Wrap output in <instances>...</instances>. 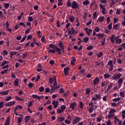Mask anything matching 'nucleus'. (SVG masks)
I'll use <instances>...</instances> for the list:
<instances>
[{
  "label": "nucleus",
  "mask_w": 125,
  "mask_h": 125,
  "mask_svg": "<svg viewBox=\"0 0 125 125\" xmlns=\"http://www.w3.org/2000/svg\"><path fill=\"white\" fill-rule=\"evenodd\" d=\"M95 97H93L91 99V101H99L102 99L101 95H100V94H96Z\"/></svg>",
  "instance_id": "obj_1"
},
{
  "label": "nucleus",
  "mask_w": 125,
  "mask_h": 125,
  "mask_svg": "<svg viewBox=\"0 0 125 125\" xmlns=\"http://www.w3.org/2000/svg\"><path fill=\"white\" fill-rule=\"evenodd\" d=\"M80 121L81 118L80 117L76 116L72 122V125H76L77 124H78V123L80 122Z\"/></svg>",
  "instance_id": "obj_2"
},
{
  "label": "nucleus",
  "mask_w": 125,
  "mask_h": 125,
  "mask_svg": "<svg viewBox=\"0 0 125 125\" xmlns=\"http://www.w3.org/2000/svg\"><path fill=\"white\" fill-rule=\"evenodd\" d=\"M108 65L109 66V70L110 71V72H111V71L113 70V62L111 60L108 61L107 66Z\"/></svg>",
  "instance_id": "obj_3"
},
{
  "label": "nucleus",
  "mask_w": 125,
  "mask_h": 125,
  "mask_svg": "<svg viewBox=\"0 0 125 125\" xmlns=\"http://www.w3.org/2000/svg\"><path fill=\"white\" fill-rule=\"evenodd\" d=\"M78 3L76 1H73L72 3L71 8L72 9H77L79 7Z\"/></svg>",
  "instance_id": "obj_4"
},
{
  "label": "nucleus",
  "mask_w": 125,
  "mask_h": 125,
  "mask_svg": "<svg viewBox=\"0 0 125 125\" xmlns=\"http://www.w3.org/2000/svg\"><path fill=\"white\" fill-rule=\"evenodd\" d=\"M116 112V110L114 109H111L110 110V111L109 112V113L108 114V118L109 119H111V117H113L114 115V113Z\"/></svg>",
  "instance_id": "obj_5"
},
{
  "label": "nucleus",
  "mask_w": 125,
  "mask_h": 125,
  "mask_svg": "<svg viewBox=\"0 0 125 125\" xmlns=\"http://www.w3.org/2000/svg\"><path fill=\"white\" fill-rule=\"evenodd\" d=\"M76 106H77V103H76V102H73L70 104V108L72 110H75V108H76Z\"/></svg>",
  "instance_id": "obj_6"
},
{
  "label": "nucleus",
  "mask_w": 125,
  "mask_h": 125,
  "mask_svg": "<svg viewBox=\"0 0 125 125\" xmlns=\"http://www.w3.org/2000/svg\"><path fill=\"white\" fill-rule=\"evenodd\" d=\"M15 104H16V102L15 101H11V102H9L5 104V106L6 107L12 106L15 105Z\"/></svg>",
  "instance_id": "obj_7"
},
{
  "label": "nucleus",
  "mask_w": 125,
  "mask_h": 125,
  "mask_svg": "<svg viewBox=\"0 0 125 125\" xmlns=\"http://www.w3.org/2000/svg\"><path fill=\"white\" fill-rule=\"evenodd\" d=\"M121 76H122V74L120 73L117 74V75H115L112 77L113 80H114V81H117V80L120 79Z\"/></svg>",
  "instance_id": "obj_8"
},
{
  "label": "nucleus",
  "mask_w": 125,
  "mask_h": 125,
  "mask_svg": "<svg viewBox=\"0 0 125 125\" xmlns=\"http://www.w3.org/2000/svg\"><path fill=\"white\" fill-rule=\"evenodd\" d=\"M100 82V79L98 77H96L95 79L93 81L94 83V85H96Z\"/></svg>",
  "instance_id": "obj_9"
},
{
  "label": "nucleus",
  "mask_w": 125,
  "mask_h": 125,
  "mask_svg": "<svg viewBox=\"0 0 125 125\" xmlns=\"http://www.w3.org/2000/svg\"><path fill=\"white\" fill-rule=\"evenodd\" d=\"M67 31H68V34L70 35H73L75 34V30H74V28L71 27L70 30V28L67 29Z\"/></svg>",
  "instance_id": "obj_10"
},
{
  "label": "nucleus",
  "mask_w": 125,
  "mask_h": 125,
  "mask_svg": "<svg viewBox=\"0 0 125 125\" xmlns=\"http://www.w3.org/2000/svg\"><path fill=\"white\" fill-rule=\"evenodd\" d=\"M70 70V67H67L64 68V73L65 76H68L69 74V71Z\"/></svg>",
  "instance_id": "obj_11"
},
{
  "label": "nucleus",
  "mask_w": 125,
  "mask_h": 125,
  "mask_svg": "<svg viewBox=\"0 0 125 125\" xmlns=\"http://www.w3.org/2000/svg\"><path fill=\"white\" fill-rule=\"evenodd\" d=\"M37 67H38V68L37 69V72H41L42 70L43 66L41 64H39Z\"/></svg>",
  "instance_id": "obj_12"
},
{
  "label": "nucleus",
  "mask_w": 125,
  "mask_h": 125,
  "mask_svg": "<svg viewBox=\"0 0 125 125\" xmlns=\"http://www.w3.org/2000/svg\"><path fill=\"white\" fill-rule=\"evenodd\" d=\"M58 103H59V101H57L56 102L55 101H53L52 104H53V105H54V108L56 109L58 108Z\"/></svg>",
  "instance_id": "obj_13"
},
{
  "label": "nucleus",
  "mask_w": 125,
  "mask_h": 125,
  "mask_svg": "<svg viewBox=\"0 0 125 125\" xmlns=\"http://www.w3.org/2000/svg\"><path fill=\"white\" fill-rule=\"evenodd\" d=\"M55 51L56 52H58V55H61L62 54V49L61 48H59L58 46L56 47V48L55 49Z\"/></svg>",
  "instance_id": "obj_14"
},
{
  "label": "nucleus",
  "mask_w": 125,
  "mask_h": 125,
  "mask_svg": "<svg viewBox=\"0 0 125 125\" xmlns=\"http://www.w3.org/2000/svg\"><path fill=\"white\" fill-rule=\"evenodd\" d=\"M14 85L15 86H19V80L18 79H16L14 83Z\"/></svg>",
  "instance_id": "obj_15"
},
{
  "label": "nucleus",
  "mask_w": 125,
  "mask_h": 125,
  "mask_svg": "<svg viewBox=\"0 0 125 125\" xmlns=\"http://www.w3.org/2000/svg\"><path fill=\"white\" fill-rule=\"evenodd\" d=\"M20 116L21 117H18V124H21V122L23 121V116L21 114L20 115Z\"/></svg>",
  "instance_id": "obj_16"
},
{
  "label": "nucleus",
  "mask_w": 125,
  "mask_h": 125,
  "mask_svg": "<svg viewBox=\"0 0 125 125\" xmlns=\"http://www.w3.org/2000/svg\"><path fill=\"white\" fill-rule=\"evenodd\" d=\"M15 100L17 101L23 102L24 101L23 98H20V97H18V96H15Z\"/></svg>",
  "instance_id": "obj_17"
},
{
  "label": "nucleus",
  "mask_w": 125,
  "mask_h": 125,
  "mask_svg": "<svg viewBox=\"0 0 125 125\" xmlns=\"http://www.w3.org/2000/svg\"><path fill=\"white\" fill-rule=\"evenodd\" d=\"M10 117H8L6 120L5 125H10Z\"/></svg>",
  "instance_id": "obj_18"
},
{
  "label": "nucleus",
  "mask_w": 125,
  "mask_h": 125,
  "mask_svg": "<svg viewBox=\"0 0 125 125\" xmlns=\"http://www.w3.org/2000/svg\"><path fill=\"white\" fill-rule=\"evenodd\" d=\"M65 120V117H59L57 119V121L58 123H61Z\"/></svg>",
  "instance_id": "obj_19"
},
{
  "label": "nucleus",
  "mask_w": 125,
  "mask_h": 125,
  "mask_svg": "<svg viewBox=\"0 0 125 125\" xmlns=\"http://www.w3.org/2000/svg\"><path fill=\"white\" fill-rule=\"evenodd\" d=\"M50 86L51 87L50 93L52 94V93H53V92H54V91H55L56 89H55V87H54V86L50 85Z\"/></svg>",
  "instance_id": "obj_20"
},
{
  "label": "nucleus",
  "mask_w": 125,
  "mask_h": 125,
  "mask_svg": "<svg viewBox=\"0 0 125 125\" xmlns=\"http://www.w3.org/2000/svg\"><path fill=\"white\" fill-rule=\"evenodd\" d=\"M124 82V79L123 78H120L118 81V83H119V87H120V86L122 85V82Z\"/></svg>",
  "instance_id": "obj_21"
},
{
  "label": "nucleus",
  "mask_w": 125,
  "mask_h": 125,
  "mask_svg": "<svg viewBox=\"0 0 125 125\" xmlns=\"http://www.w3.org/2000/svg\"><path fill=\"white\" fill-rule=\"evenodd\" d=\"M9 90H7L4 92H0V94L2 95V96H3L4 95H8V92H9Z\"/></svg>",
  "instance_id": "obj_22"
},
{
  "label": "nucleus",
  "mask_w": 125,
  "mask_h": 125,
  "mask_svg": "<svg viewBox=\"0 0 125 125\" xmlns=\"http://www.w3.org/2000/svg\"><path fill=\"white\" fill-rule=\"evenodd\" d=\"M18 53L17 51H11L10 52V58H12L13 56L17 54V53Z\"/></svg>",
  "instance_id": "obj_23"
},
{
  "label": "nucleus",
  "mask_w": 125,
  "mask_h": 125,
  "mask_svg": "<svg viewBox=\"0 0 125 125\" xmlns=\"http://www.w3.org/2000/svg\"><path fill=\"white\" fill-rule=\"evenodd\" d=\"M30 116H26L25 118V123H27L30 120Z\"/></svg>",
  "instance_id": "obj_24"
},
{
  "label": "nucleus",
  "mask_w": 125,
  "mask_h": 125,
  "mask_svg": "<svg viewBox=\"0 0 125 125\" xmlns=\"http://www.w3.org/2000/svg\"><path fill=\"white\" fill-rule=\"evenodd\" d=\"M119 37H117L115 40H116L115 42L118 43V44H120L122 43V40L119 39H117Z\"/></svg>",
  "instance_id": "obj_25"
},
{
  "label": "nucleus",
  "mask_w": 125,
  "mask_h": 125,
  "mask_svg": "<svg viewBox=\"0 0 125 125\" xmlns=\"http://www.w3.org/2000/svg\"><path fill=\"white\" fill-rule=\"evenodd\" d=\"M32 98L33 99H36L40 101V96H38L37 95L33 94L32 95Z\"/></svg>",
  "instance_id": "obj_26"
},
{
  "label": "nucleus",
  "mask_w": 125,
  "mask_h": 125,
  "mask_svg": "<svg viewBox=\"0 0 125 125\" xmlns=\"http://www.w3.org/2000/svg\"><path fill=\"white\" fill-rule=\"evenodd\" d=\"M83 102L80 101L79 104V107L80 109H82L83 110Z\"/></svg>",
  "instance_id": "obj_27"
},
{
  "label": "nucleus",
  "mask_w": 125,
  "mask_h": 125,
  "mask_svg": "<svg viewBox=\"0 0 125 125\" xmlns=\"http://www.w3.org/2000/svg\"><path fill=\"white\" fill-rule=\"evenodd\" d=\"M114 36H115L114 35H112L110 37V41L112 43L115 42Z\"/></svg>",
  "instance_id": "obj_28"
},
{
  "label": "nucleus",
  "mask_w": 125,
  "mask_h": 125,
  "mask_svg": "<svg viewBox=\"0 0 125 125\" xmlns=\"http://www.w3.org/2000/svg\"><path fill=\"white\" fill-rule=\"evenodd\" d=\"M114 119H115V120L114 121V123L115 125H117V122H118V120H119V118H117V116H115L114 117Z\"/></svg>",
  "instance_id": "obj_29"
},
{
  "label": "nucleus",
  "mask_w": 125,
  "mask_h": 125,
  "mask_svg": "<svg viewBox=\"0 0 125 125\" xmlns=\"http://www.w3.org/2000/svg\"><path fill=\"white\" fill-rule=\"evenodd\" d=\"M48 46L54 49H55L56 48V47H57V46H56L55 45H54L53 44H49L48 45Z\"/></svg>",
  "instance_id": "obj_30"
},
{
  "label": "nucleus",
  "mask_w": 125,
  "mask_h": 125,
  "mask_svg": "<svg viewBox=\"0 0 125 125\" xmlns=\"http://www.w3.org/2000/svg\"><path fill=\"white\" fill-rule=\"evenodd\" d=\"M59 47H60L61 49L64 48L63 43L62 42H61L59 43Z\"/></svg>",
  "instance_id": "obj_31"
},
{
  "label": "nucleus",
  "mask_w": 125,
  "mask_h": 125,
  "mask_svg": "<svg viewBox=\"0 0 125 125\" xmlns=\"http://www.w3.org/2000/svg\"><path fill=\"white\" fill-rule=\"evenodd\" d=\"M89 1L88 0H85V1H84L83 3V5H87L88 4H89Z\"/></svg>",
  "instance_id": "obj_32"
},
{
  "label": "nucleus",
  "mask_w": 125,
  "mask_h": 125,
  "mask_svg": "<svg viewBox=\"0 0 125 125\" xmlns=\"http://www.w3.org/2000/svg\"><path fill=\"white\" fill-rule=\"evenodd\" d=\"M9 62L6 61H4L3 62H2L0 66L1 67H3V66H4V65L7 64V63Z\"/></svg>",
  "instance_id": "obj_33"
},
{
  "label": "nucleus",
  "mask_w": 125,
  "mask_h": 125,
  "mask_svg": "<svg viewBox=\"0 0 125 125\" xmlns=\"http://www.w3.org/2000/svg\"><path fill=\"white\" fill-rule=\"evenodd\" d=\"M71 121H69L68 119H65L64 120V123L66 125H70L71 124Z\"/></svg>",
  "instance_id": "obj_34"
},
{
  "label": "nucleus",
  "mask_w": 125,
  "mask_h": 125,
  "mask_svg": "<svg viewBox=\"0 0 125 125\" xmlns=\"http://www.w3.org/2000/svg\"><path fill=\"white\" fill-rule=\"evenodd\" d=\"M104 17H100V18H99V19L97 20V21H98V20H99V21L102 22V21H104Z\"/></svg>",
  "instance_id": "obj_35"
},
{
  "label": "nucleus",
  "mask_w": 125,
  "mask_h": 125,
  "mask_svg": "<svg viewBox=\"0 0 125 125\" xmlns=\"http://www.w3.org/2000/svg\"><path fill=\"white\" fill-rule=\"evenodd\" d=\"M104 79H109L110 78V76L108 73L104 74Z\"/></svg>",
  "instance_id": "obj_36"
},
{
  "label": "nucleus",
  "mask_w": 125,
  "mask_h": 125,
  "mask_svg": "<svg viewBox=\"0 0 125 125\" xmlns=\"http://www.w3.org/2000/svg\"><path fill=\"white\" fill-rule=\"evenodd\" d=\"M103 55V52H101L99 54H97V57L98 58H101V57Z\"/></svg>",
  "instance_id": "obj_37"
},
{
  "label": "nucleus",
  "mask_w": 125,
  "mask_h": 125,
  "mask_svg": "<svg viewBox=\"0 0 125 125\" xmlns=\"http://www.w3.org/2000/svg\"><path fill=\"white\" fill-rule=\"evenodd\" d=\"M66 5L68 7H72V3L70 2V0H68Z\"/></svg>",
  "instance_id": "obj_38"
},
{
  "label": "nucleus",
  "mask_w": 125,
  "mask_h": 125,
  "mask_svg": "<svg viewBox=\"0 0 125 125\" xmlns=\"http://www.w3.org/2000/svg\"><path fill=\"white\" fill-rule=\"evenodd\" d=\"M89 93H90V89L87 88L85 90V94H89Z\"/></svg>",
  "instance_id": "obj_39"
},
{
  "label": "nucleus",
  "mask_w": 125,
  "mask_h": 125,
  "mask_svg": "<svg viewBox=\"0 0 125 125\" xmlns=\"http://www.w3.org/2000/svg\"><path fill=\"white\" fill-rule=\"evenodd\" d=\"M61 108L64 111L66 109V106L65 105H62L61 106Z\"/></svg>",
  "instance_id": "obj_40"
},
{
  "label": "nucleus",
  "mask_w": 125,
  "mask_h": 125,
  "mask_svg": "<svg viewBox=\"0 0 125 125\" xmlns=\"http://www.w3.org/2000/svg\"><path fill=\"white\" fill-rule=\"evenodd\" d=\"M96 36L99 38H102L104 37V34L99 33L97 34Z\"/></svg>",
  "instance_id": "obj_41"
},
{
  "label": "nucleus",
  "mask_w": 125,
  "mask_h": 125,
  "mask_svg": "<svg viewBox=\"0 0 125 125\" xmlns=\"http://www.w3.org/2000/svg\"><path fill=\"white\" fill-rule=\"evenodd\" d=\"M8 71V69L4 70L0 72L1 75H4V74H6Z\"/></svg>",
  "instance_id": "obj_42"
},
{
  "label": "nucleus",
  "mask_w": 125,
  "mask_h": 125,
  "mask_svg": "<svg viewBox=\"0 0 125 125\" xmlns=\"http://www.w3.org/2000/svg\"><path fill=\"white\" fill-rule=\"evenodd\" d=\"M39 90L40 92H42L44 90V87H43V86L40 87Z\"/></svg>",
  "instance_id": "obj_43"
},
{
  "label": "nucleus",
  "mask_w": 125,
  "mask_h": 125,
  "mask_svg": "<svg viewBox=\"0 0 125 125\" xmlns=\"http://www.w3.org/2000/svg\"><path fill=\"white\" fill-rule=\"evenodd\" d=\"M89 111L90 113H92L93 112V106H91L89 109Z\"/></svg>",
  "instance_id": "obj_44"
},
{
  "label": "nucleus",
  "mask_w": 125,
  "mask_h": 125,
  "mask_svg": "<svg viewBox=\"0 0 125 125\" xmlns=\"http://www.w3.org/2000/svg\"><path fill=\"white\" fill-rule=\"evenodd\" d=\"M49 79H51V81L52 82H57V78H56V77H55V76H54L53 77L50 78Z\"/></svg>",
  "instance_id": "obj_45"
},
{
  "label": "nucleus",
  "mask_w": 125,
  "mask_h": 125,
  "mask_svg": "<svg viewBox=\"0 0 125 125\" xmlns=\"http://www.w3.org/2000/svg\"><path fill=\"white\" fill-rule=\"evenodd\" d=\"M40 79H41V76L39 75H37V79L35 80V82H39Z\"/></svg>",
  "instance_id": "obj_46"
},
{
  "label": "nucleus",
  "mask_w": 125,
  "mask_h": 125,
  "mask_svg": "<svg viewBox=\"0 0 125 125\" xmlns=\"http://www.w3.org/2000/svg\"><path fill=\"white\" fill-rule=\"evenodd\" d=\"M69 19L71 22H73L75 20V18H74V17L70 16Z\"/></svg>",
  "instance_id": "obj_47"
},
{
  "label": "nucleus",
  "mask_w": 125,
  "mask_h": 125,
  "mask_svg": "<svg viewBox=\"0 0 125 125\" xmlns=\"http://www.w3.org/2000/svg\"><path fill=\"white\" fill-rule=\"evenodd\" d=\"M120 95L121 97H123V98H124V97H125V93H124V92H123V91L120 92Z\"/></svg>",
  "instance_id": "obj_48"
},
{
  "label": "nucleus",
  "mask_w": 125,
  "mask_h": 125,
  "mask_svg": "<svg viewBox=\"0 0 125 125\" xmlns=\"http://www.w3.org/2000/svg\"><path fill=\"white\" fill-rule=\"evenodd\" d=\"M12 99V97L11 96H9L7 98H5V101L6 102H9Z\"/></svg>",
  "instance_id": "obj_49"
},
{
  "label": "nucleus",
  "mask_w": 125,
  "mask_h": 125,
  "mask_svg": "<svg viewBox=\"0 0 125 125\" xmlns=\"http://www.w3.org/2000/svg\"><path fill=\"white\" fill-rule=\"evenodd\" d=\"M58 0V5L62 6V0Z\"/></svg>",
  "instance_id": "obj_50"
},
{
  "label": "nucleus",
  "mask_w": 125,
  "mask_h": 125,
  "mask_svg": "<svg viewBox=\"0 0 125 125\" xmlns=\"http://www.w3.org/2000/svg\"><path fill=\"white\" fill-rule=\"evenodd\" d=\"M85 31L86 33L88 34V35L89 36V35L90 34V33L89 32V31H88V28L86 27L85 28Z\"/></svg>",
  "instance_id": "obj_51"
},
{
  "label": "nucleus",
  "mask_w": 125,
  "mask_h": 125,
  "mask_svg": "<svg viewBox=\"0 0 125 125\" xmlns=\"http://www.w3.org/2000/svg\"><path fill=\"white\" fill-rule=\"evenodd\" d=\"M27 38V35L24 36L22 39L21 40V42H24Z\"/></svg>",
  "instance_id": "obj_52"
},
{
  "label": "nucleus",
  "mask_w": 125,
  "mask_h": 125,
  "mask_svg": "<svg viewBox=\"0 0 125 125\" xmlns=\"http://www.w3.org/2000/svg\"><path fill=\"white\" fill-rule=\"evenodd\" d=\"M89 40V38L88 37H85L83 39V42H88V40Z\"/></svg>",
  "instance_id": "obj_53"
},
{
  "label": "nucleus",
  "mask_w": 125,
  "mask_h": 125,
  "mask_svg": "<svg viewBox=\"0 0 125 125\" xmlns=\"http://www.w3.org/2000/svg\"><path fill=\"white\" fill-rule=\"evenodd\" d=\"M120 25L119 24H115L113 26V28L117 30V27H119Z\"/></svg>",
  "instance_id": "obj_54"
},
{
  "label": "nucleus",
  "mask_w": 125,
  "mask_h": 125,
  "mask_svg": "<svg viewBox=\"0 0 125 125\" xmlns=\"http://www.w3.org/2000/svg\"><path fill=\"white\" fill-rule=\"evenodd\" d=\"M10 5L9 3H5L4 4V7L5 9H8Z\"/></svg>",
  "instance_id": "obj_55"
},
{
  "label": "nucleus",
  "mask_w": 125,
  "mask_h": 125,
  "mask_svg": "<svg viewBox=\"0 0 125 125\" xmlns=\"http://www.w3.org/2000/svg\"><path fill=\"white\" fill-rule=\"evenodd\" d=\"M22 55H23L22 59H24L28 55V52L24 53Z\"/></svg>",
  "instance_id": "obj_56"
},
{
  "label": "nucleus",
  "mask_w": 125,
  "mask_h": 125,
  "mask_svg": "<svg viewBox=\"0 0 125 125\" xmlns=\"http://www.w3.org/2000/svg\"><path fill=\"white\" fill-rule=\"evenodd\" d=\"M122 118L123 119H125V110L122 111Z\"/></svg>",
  "instance_id": "obj_57"
},
{
  "label": "nucleus",
  "mask_w": 125,
  "mask_h": 125,
  "mask_svg": "<svg viewBox=\"0 0 125 125\" xmlns=\"http://www.w3.org/2000/svg\"><path fill=\"white\" fill-rule=\"evenodd\" d=\"M48 51L49 52L52 53L53 54L55 53V52H56V50L55 49H49Z\"/></svg>",
  "instance_id": "obj_58"
},
{
  "label": "nucleus",
  "mask_w": 125,
  "mask_h": 125,
  "mask_svg": "<svg viewBox=\"0 0 125 125\" xmlns=\"http://www.w3.org/2000/svg\"><path fill=\"white\" fill-rule=\"evenodd\" d=\"M105 85H107V83L105 82H104L101 84L102 87H104V86H105Z\"/></svg>",
  "instance_id": "obj_59"
},
{
  "label": "nucleus",
  "mask_w": 125,
  "mask_h": 125,
  "mask_svg": "<svg viewBox=\"0 0 125 125\" xmlns=\"http://www.w3.org/2000/svg\"><path fill=\"white\" fill-rule=\"evenodd\" d=\"M111 105L112 107H117V104L116 103H111Z\"/></svg>",
  "instance_id": "obj_60"
},
{
  "label": "nucleus",
  "mask_w": 125,
  "mask_h": 125,
  "mask_svg": "<svg viewBox=\"0 0 125 125\" xmlns=\"http://www.w3.org/2000/svg\"><path fill=\"white\" fill-rule=\"evenodd\" d=\"M106 125H112V123L110 120H108L106 123Z\"/></svg>",
  "instance_id": "obj_61"
},
{
  "label": "nucleus",
  "mask_w": 125,
  "mask_h": 125,
  "mask_svg": "<svg viewBox=\"0 0 125 125\" xmlns=\"http://www.w3.org/2000/svg\"><path fill=\"white\" fill-rule=\"evenodd\" d=\"M105 42V38H104V39H103L102 41H101V45L102 46H104V42Z\"/></svg>",
  "instance_id": "obj_62"
},
{
  "label": "nucleus",
  "mask_w": 125,
  "mask_h": 125,
  "mask_svg": "<svg viewBox=\"0 0 125 125\" xmlns=\"http://www.w3.org/2000/svg\"><path fill=\"white\" fill-rule=\"evenodd\" d=\"M112 86H113V84H112V83H111L109 85V86H108V87H107V89H108L109 90H110V89H111V88L112 87Z\"/></svg>",
  "instance_id": "obj_63"
},
{
  "label": "nucleus",
  "mask_w": 125,
  "mask_h": 125,
  "mask_svg": "<svg viewBox=\"0 0 125 125\" xmlns=\"http://www.w3.org/2000/svg\"><path fill=\"white\" fill-rule=\"evenodd\" d=\"M100 8L101 9H102L103 10H106L105 8L104 7V6H103V5H102V4H100Z\"/></svg>",
  "instance_id": "obj_64"
}]
</instances>
